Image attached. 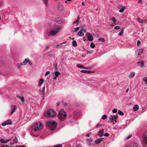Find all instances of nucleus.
Wrapping results in <instances>:
<instances>
[{"instance_id": "obj_39", "label": "nucleus", "mask_w": 147, "mask_h": 147, "mask_svg": "<svg viewBox=\"0 0 147 147\" xmlns=\"http://www.w3.org/2000/svg\"><path fill=\"white\" fill-rule=\"evenodd\" d=\"M107 116L106 115H103L102 116V118L103 119H105L107 118Z\"/></svg>"}, {"instance_id": "obj_34", "label": "nucleus", "mask_w": 147, "mask_h": 147, "mask_svg": "<svg viewBox=\"0 0 147 147\" xmlns=\"http://www.w3.org/2000/svg\"><path fill=\"white\" fill-rule=\"evenodd\" d=\"M90 47L92 48H94L95 47V45L94 44L93 42H91L90 44Z\"/></svg>"}, {"instance_id": "obj_60", "label": "nucleus", "mask_w": 147, "mask_h": 147, "mask_svg": "<svg viewBox=\"0 0 147 147\" xmlns=\"http://www.w3.org/2000/svg\"><path fill=\"white\" fill-rule=\"evenodd\" d=\"M60 104V103L59 102H58L57 103V106L59 105Z\"/></svg>"}, {"instance_id": "obj_15", "label": "nucleus", "mask_w": 147, "mask_h": 147, "mask_svg": "<svg viewBox=\"0 0 147 147\" xmlns=\"http://www.w3.org/2000/svg\"><path fill=\"white\" fill-rule=\"evenodd\" d=\"M128 147H138V144L135 142L131 143Z\"/></svg>"}, {"instance_id": "obj_12", "label": "nucleus", "mask_w": 147, "mask_h": 147, "mask_svg": "<svg viewBox=\"0 0 147 147\" xmlns=\"http://www.w3.org/2000/svg\"><path fill=\"white\" fill-rule=\"evenodd\" d=\"M88 39L89 41H92L93 39V36L90 34H88L87 35Z\"/></svg>"}, {"instance_id": "obj_4", "label": "nucleus", "mask_w": 147, "mask_h": 147, "mask_svg": "<svg viewBox=\"0 0 147 147\" xmlns=\"http://www.w3.org/2000/svg\"><path fill=\"white\" fill-rule=\"evenodd\" d=\"M34 128L32 129V131H36L37 130H40L43 127L42 124L40 122H38L35 123L34 125Z\"/></svg>"}, {"instance_id": "obj_27", "label": "nucleus", "mask_w": 147, "mask_h": 147, "mask_svg": "<svg viewBox=\"0 0 147 147\" xmlns=\"http://www.w3.org/2000/svg\"><path fill=\"white\" fill-rule=\"evenodd\" d=\"M138 64H140L141 67H143L144 66V61H142L141 62H138L137 63Z\"/></svg>"}, {"instance_id": "obj_1", "label": "nucleus", "mask_w": 147, "mask_h": 147, "mask_svg": "<svg viewBox=\"0 0 147 147\" xmlns=\"http://www.w3.org/2000/svg\"><path fill=\"white\" fill-rule=\"evenodd\" d=\"M61 26L58 25H55L52 28L51 31L48 35L54 36L56 35L59 32L60 30Z\"/></svg>"}, {"instance_id": "obj_43", "label": "nucleus", "mask_w": 147, "mask_h": 147, "mask_svg": "<svg viewBox=\"0 0 147 147\" xmlns=\"http://www.w3.org/2000/svg\"><path fill=\"white\" fill-rule=\"evenodd\" d=\"M117 109H114L112 111L113 113H115L117 112Z\"/></svg>"}, {"instance_id": "obj_40", "label": "nucleus", "mask_w": 147, "mask_h": 147, "mask_svg": "<svg viewBox=\"0 0 147 147\" xmlns=\"http://www.w3.org/2000/svg\"><path fill=\"white\" fill-rule=\"evenodd\" d=\"M47 0H43L44 3L47 5H48Z\"/></svg>"}, {"instance_id": "obj_11", "label": "nucleus", "mask_w": 147, "mask_h": 147, "mask_svg": "<svg viewBox=\"0 0 147 147\" xmlns=\"http://www.w3.org/2000/svg\"><path fill=\"white\" fill-rule=\"evenodd\" d=\"M111 117H110V120L108 121V122H113L116 117V116L115 115L111 116Z\"/></svg>"}, {"instance_id": "obj_37", "label": "nucleus", "mask_w": 147, "mask_h": 147, "mask_svg": "<svg viewBox=\"0 0 147 147\" xmlns=\"http://www.w3.org/2000/svg\"><path fill=\"white\" fill-rule=\"evenodd\" d=\"M98 40H100L102 42H104L105 41V40L103 38H99L98 39Z\"/></svg>"}, {"instance_id": "obj_26", "label": "nucleus", "mask_w": 147, "mask_h": 147, "mask_svg": "<svg viewBox=\"0 0 147 147\" xmlns=\"http://www.w3.org/2000/svg\"><path fill=\"white\" fill-rule=\"evenodd\" d=\"M123 31H124L123 28H122L121 29V31L118 34L119 36H122L123 34Z\"/></svg>"}, {"instance_id": "obj_31", "label": "nucleus", "mask_w": 147, "mask_h": 147, "mask_svg": "<svg viewBox=\"0 0 147 147\" xmlns=\"http://www.w3.org/2000/svg\"><path fill=\"white\" fill-rule=\"evenodd\" d=\"M59 11H61L63 9V7L62 6H59L57 7Z\"/></svg>"}, {"instance_id": "obj_57", "label": "nucleus", "mask_w": 147, "mask_h": 147, "mask_svg": "<svg viewBox=\"0 0 147 147\" xmlns=\"http://www.w3.org/2000/svg\"><path fill=\"white\" fill-rule=\"evenodd\" d=\"M131 136H131V135H130V136H128L127 137V139H129V138H131Z\"/></svg>"}, {"instance_id": "obj_56", "label": "nucleus", "mask_w": 147, "mask_h": 147, "mask_svg": "<svg viewBox=\"0 0 147 147\" xmlns=\"http://www.w3.org/2000/svg\"><path fill=\"white\" fill-rule=\"evenodd\" d=\"M80 144H76V147H80Z\"/></svg>"}, {"instance_id": "obj_63", "label": "nucleus", "mask_w": 147, "mask_h": 147, "mask_svg": "<svg viewBox=\"0 0 147 147\" xmlns=\"http://www.w3.org/2000/svg\"><path fill=\"white\" fill-rule=\"evenodd\" d=\"M142 2V0H139L138 1V2L139 3H141V2Z\"/></svg>"}, {"instance_id": "obj_48", "label": "nucleus", "mask_w": 147, "mask_h": 147, "mask_svg": "<svg viewBox=\"0 0 147 147\" xmlns=\"http://www.w3.org/2000/svg\"><path fill=\"white\" fill-rule=\"evenodd\" d=\"M62 103L63 105H64V106H67V103L65 102L64 101H63L62 102Z\"/></svg>"}, {"instance_id": "obj_50", "label": "nucleus", "mask_w": 147, "mask_h": 147, "mask_svg": "<svg viewBox=\"0 0 147 147\" xmlns=\"http://www.w3.org/2000/svg\"><path fill=\"white\" fill-rule=\"evenodd\" d=\"M109 135V134L108 133H106L104 135V136H108Z\"/></svg>"}, {"instance_id": "obj_55", "label": "nucleus", "mask_w": 147, "mask_h": 147, "mask_svg": "<svg viewBox=\"0 0 147 147\" xmlns=\"http://www.w3.org/2000/svg\"><path fill=\"white\" fill-rule=\"evenodd\" d=\"M9 139H7L4 141V143H6L9 141Z\"/></svg>"}, {"instance_id": "obj_9", "label": "nucleus", "mask_w": 147, "mask_h": 147, "mask_svg": "<svg viewBox=\"0 0 147 147\" xmlns=\"http://www.w3.org/2000/svg\"><path fill=\"white\" fill-rule=\"evenodd\" d=\"M12 123L11 121L9 119H8L6 121L2 123V125L3 126H4L7 125H11Z\"/></svg>"}, {"instance_id": "obj_53", "label": "nucleus", "mask_w": 147, "mask_h": 147, "mask_svg": "<svg viewBox=\"0 0 147 147\" xmlns=\"http://www.w3.org/2000/svg\"><path fill=\"white\" fill-rule=\"evenodd\" d=\"M13 141L15 143H16L17 142V139H15L13 140Z\"/></svg>"}, {"instance_id": "obj_51", "label": "nucleus", "mask_w": 147, "mask_h": 147, "mask_svg": "<svg viewBox=\"0 0 147 147\" xmlns=\"http://www.w3.org/2000/svg\"><path fill=\"white\" fill-rule=\"evenodd\" d=\"M101 124H98L96 126V128H98L100 127L101 126Z\"/></svg>"}, {"instance_id": "obj_10", "label": "nucleus", "mask_w": 147, "mask_h": 147, "mask_svg": "<svg viewBox=\"0 0 147 147\" xmlns=\"http://www.w3.org/2000/svg\"><path fill=\"white\" fill-rule=\"evenodd\" d=\"M143 51V49H138L136 51V54L137 55L139 56L142 54Z\"/></svg>"}, {"instance_id": "obj_58", "label": "nucleus", "mask_w": 147, "mask_h": 147, "mask_svg": "<svg viewBox=\"0 0 147 147\" xmlns=\"http://www.w3.org/2000/svg\"><path fill=\"white\" fill-rule=\"evenodd\" d=\"M129 90V88H127L126 90V92H127V93L128 92Z\"/></svg>"}, {"instance_id": "obj_54", "label": "nucleus", "mask_w": 147, "mask_h": 147, "mask_svg": "<svg viewBox=\"0 0 147 147\" xmlns=\"http://www.w3.org/2000/svg\"><path fill=\"white\" fill-rule=\"evenodd\" d=\"M91 134V132H90L89 133L87 134H86V136L87 137L89 136V135Z\"/></svg>"}, {"instance_id": "obj_30", "label": "nucleus", "mask_w": 147, "mask_h": 147, "mask_svg": "<svg viewBox=\"0 0 147 147\" xmlns=\"http://www.w3.org/2000/svg\"><path fill=\"white\" fill-rule=\"evenodd\" d=\"M143 81L145 82V84H147V78L144 77L143 79Z\"/></svg>"}, {"instance_id": "obj_3", "label": "nucleus", "mask_w": 147, "mask_h": 147, "mask_svg": "<svg viewBox=\"0 0 147 147\" xmlns=\"http://www.w3.org/2000/svg\"><path fill=\"white\" fill-rule=\"evenodd\" d=\"M58 117L60 120L63 121L65 120L67 117L66 113L63 109H61L58 113Z\"/></svg>"}, {"instance_id": "obj_2", "label": "nucleus", "mask_w": 147, "mask_h": 147, "mask_svg": "<svg viewBox=\"0 0 147 147\" xmlns=\"http://www.w3.org/2000/svg\"><path fill=\"white\" fill-rule=\"evenodd\" d=\"M57 123L56 122L53 120L49 121L47 122L46 126L51 131H53L57 126Z\"/></svg>"}, {"instance_id": "obj_29", "label": "nucleus", "mask_w": 147, "mask_h": 147, "mask_svg": "<svg viewBox=\"0 0 147 147\" xmlns=\"http://www.w3.org/2000/svg\"><path fill=\"white\" fill-rule=\"evenodd\" d=\"M77 66L78 68H81L84 69H86V67L82 66V65L80 64H78L77 65Z\"/></svg>"}, {"instance_id": "obj_23", "label": "nucleus", "mask_w": 147, "mask_h": 147, "mask_svg": "<svg viewBox=\"0 0 147 147\" xmlns=\"http://www.w3.org/2000/svg\"><path fill=\"white\" fill-rule=\"evenodd\" d=\"M137 20L140 23H143V22H146L147 21L146 19H145L144 20H142L140 18H138L137 19Z\"/></svg>"}, {"instance_id": "obj_17", "label": "nucleus", "mask_w": 147, "mask_h": 147, "mask_svg": "<svg viewBox=\"0 0 147 147\" xmlns=\"http://www.w3.org/2000/svg\"><path fill=\"white\" fill-rule=\"evenodd\" d=\"M104 129H102L101 130L99 131L98 132V135L100 137H102L103 136L104 133Z\"/></svg>"}, {"instance_id": "obj_49", "label": "nucleus", "mask_w": 147, "mask_h": 147, "mask_svg": "<svg viewBox=\"0 0 147 147\" xmlns=\"http://www.w3.org/2000/svg\"><path fill=\"white\" fill-rule=\"evenodd\" d=\"M4 141L3 139H0V141L1 143H4Z\"/></svg>"}, {"instance_id": "obj_42", "label": "nucleus", "mask_w": 147, "mask_h": 147, "mask_svg": "<svg viewBox=\"0 0 147 147\" xmlns=\"http://www.w3.org/2000/svg\"><path fill=\"white\" fill-rule=\"evenodd\" d=\"M79 27H76L75 29H74V32H77V31H78V30H79Z\"/></svg>"}, {"instance_id": "obj_22", "label": "nucleus", "mask_w": 147, "mask_h": 147, "mask_svg": "<svg viewBox=\"0 0 147 147\" xmlns=\"http://www.w3.org/2000/svg\"><path fill=\"white\" fill-rule=\"evenodd\" d=\"M135 73L134 72H133L131 73L129 75V78H133L135 75Z\"/></svg>"}, {"instance_id": "obj_21", "label": "nucleus", "mask_w": 147, "mask_h": 147, "mask_svg": "<svg viewBox=\"0 0 147 147\" xmlns=\"http://www.w3.org/2000/svg\"><path fill=\"white\" fill-rule=\"evenodd\" d=\"M139 109V106L137 105H135L133 107V110L134 111H137Z\"/></svg>"}, {"instance_id": "obj_61", "label": "nucleus", "mask_w": 147, "mask_h": 147, "mask_svg": "<svg viewBox=\"0 0 147 147\" xmlns=\"http://www.w3.org/2000/svg\"><path fill=\"white\" fill-rule=\"evenodd\" d=\"M57 77H56V76H55V77H54V78H53V79L54 80H55L56 79V78H57Z\"/></svg>"}, {"instance_id": "obj_47", "label": "nucleus", "mask_w": 147, "mask_h": 147, "mask_svg": "<svg viewBox=\"0 0 147 147\" xmlns=\"http://www.w3.org/2000/svg\"><path fill=\"white\" fill-rule=\"evenodd\" d=\"M17 66L18 68H20L21 67V65L20 63H18L17 64Z\"/></svg>"}, {"instance_id": "obj_14", "label": "nucleus", "mask_w": 147, "mask_h": 147, "mask_svg": "<svg viewBox=\"0 0 147 147\" xmlns=\"http://www.w3.org/2000/svg\"><path fill=\"white\" fill-rule=\"evenodd\" d=\"M118 8L119 9V11L120 13H122L124 11L125 7L124 6H120L118 7Z\"/></svg>"}, {"instance_id": "obj_8", "label": "nucleus", "mask_w": 147, "mask_h": 147, "mask_svg": "<svg viewBox=\"0 0 147 147\" xmlns=\"http://www.w3.org/2000/svg\"><path fill=\"white\" fill-rule=\"evenodd\" d=\"M74 117L75 119H77L80 116V114L79 111H75L74 113Z\"/></svg>"}, {"instance_id": "obj_64", "label": "nucleus", "mask_w": 147, "mask_h": 147, "mask_svg": "<svg viewBox=\"0 0 147 147\" xmlns=\"http://www.w3.org/2000/svg\"><path fill=\"white\" fill-rule=\"evenodd\" d=\"M59 46V45H56V47H57V48H59L58 47Z\"/></svg>"}, {"instance_id": "obj_35", "label": "nucleus", "mask_w": 147, "mask_h": 147, "mask_svg": "<svg viewBox=\"0 0 147 147\" xmlns=\"http://www.w3.org/2000/svg\"><path fill=\"white\" fill-rule=\"evenodd\" d=\"M118 113L121 115H122L124 114L123 112L120 110L118 111Z\"/></svg>"}, {"instance_id": "obj_32", "label": "nucleus", "mask_w": 147, "mask_h": 147, "mask_svg": "<svg viewBox=\"0 0 147 147\" xmlns=\"http://www.w3.org/2000/svg\"><path fill=\"white\" fill-rule=\"evenodd\" d=\"M55 76H56V77H57L58 76L60 75V73L58 71H55Z\"/></svg>"}, {"instance_id": "obj_20", "label": "nucleus", "mask_w": 147, "mask_h": 147, "mask_svg": "<svg viewBox=\"0 0 147 147\" xmlns=\"http://www.w3.org/2000/svg\"><path fill=\"white\" fill-rule=\"evenodd\" d=\"M77 35L80 36H82L84 35V33L80 30L79 31Z\"/></svg>"}, {"instance_id": "obj_28", "label": "nucleus", "mask_w": 147, "mask_h": 147, "mask_svg": "<svg viewBox=\"0 0 147 147\" xmlns=\"http://www.w3.org/2000/svg\"><path fill=\"white\" fill-rule=\"evenodd\" d=\"M28 58H26V59L23 62H22V63L24 64V65H26L27 63H28Z\"/></svg>"}, {"instance_id": "obj_52", "label": "nucleus", "mask_w": 147, "mask_h": 147, "mask_svg": "<svg viewBox=\"0 0 147 147\" xmlns=\"http://www.w3.org/2000/svg\"><path fill=\"white\" fill-rule=\"evenodd\" d=\"M140 43V42L139 40H138L137 42V45L138 46Z\"/></svg>"}, {"instance_id": "obj_7", "label": "nucleus", "mask_w": 147, "mask_h": 147, "mask_svg": "<svg viewBox=\"0 0 147 147\" xmlns=\"http://www.w3.org/2000/svg\"><path fill=\"white\" fill-rule=\"evenodd\" d=\"M45 86L42 88H41L39 90V93L41 96L42 97V100L44 98V96L45 94Z\"/></svg>"}, {"instance_id": "obj_25", "label": "nucleus", "mask_w": 147, "mask_h": 147, "mask_svg": "<svg viewBox=\"0 0 147 147\" xmlns=\"http://www.w3.org/2000/svg\"><path fill=\"white\" fill-rule=\"evenodd\" d=\"M111 20L113 21L114 24L115 25H117L118 24V22L116 20L115 18L113 17L111 19Z\"/></svg>"}, {"instance_id": "obj_45", "label": "nucleus", "mask_w": 147, "mask_h": 147, "mask_svg": "<svg viewBox=\"0 0 147 147\" xmlns=\"http://www.w3.org/2000/svg\"><path fill=\"white\" fill-rule=\"evenodd\" d=\"M81 30L82 32L83 31L84 32H86V29H80Z\"/></svg>"}, {"instance_id": "obj_59", "label": "nucleus", "mask_w": 147, "mask_h": 147, "mask_svg": "<svg viewBox=\"0 0 147 147\" xmlns=\"http://www.w3.org/2000/svg\"><path fill=\"white\" fill-rule=\"evenodd\" d=\"M87 143L89 145H90L91 144V143L90 142V141H89L87 142Z\"/></svg>"}, {"instance_id": "obj_46", "label": "nucleus", "mask_w": 147, "mask_h": 147, "mask_svg": "<svg viewBox=\"0 0 147 147\" xmlns=\"http://www.w3.org/2000/svg\"><path fill=\"white\" fill-rule=\"evenodd\" d=\"M28 63L30 65H31L32 64V62L29 60V59H28Z\"/></svg>"}, {"instance_id": "obj_38", "label": "nucleus", "mask_w": 147, "mask_h": 147, "mask_svg": "<svg viewBox=\"0 0 147 147\" xmlns=\"http://www.w3.org/2000/svg\"><path fill=\"white\" fill-rule=\"evenodd\" d=\"M54 147H62V145L61 144H59L56 145H55Z\"/></svg>"}, {"instance_id": "obj_13", "label": "nucleus", "mask_w": 147, "mask_h": 147, "mask_svg": "<svg viewBox=\"0 0 147 147\" xmlns=\"http://www.w3.org/2000/svg\"><path fill=\"white\" fill-rule=\"evenodd\" d=\"M11 108L12 111H11V113L12 114L17 109V107L15 105H12L11 106Z\"/></svg>"}, {"instance_id": "obj_6", "label": "nucleus", "mask_w": 147, "mask_h": 147, "mask_svg": "<svg viewBox=\"0 0 147 147\" xmlns=\"http://www.w3.org/2000/svg\"><path fill=\"white\" fill-rule=\"evenodd\" d=\"M142 142L144 144H147V131L143 134Z\"/></svg>"}, {"instance_id": "obj_19", "label": "nucleus", "mask_w": 147, "mask_h": 147, "mask_svg": "<svg viewBox=\"0 0 147 147\" xmlns=\"http://www.w3.org/2000/svg\"><path fill=\"white\" fill-rule=\"evenodd\" d=\"M103 138H101L100 139H97L95 141V143L96 144H99L103 140Z\"/></svg>"}, {"instance_id": "obj_24", "label": "nucleus", "mask_w": 147, "mask_h": 147, "mask_svg": "<svg viewBox=\"0 0 147 147\" xmlns=\"http://www.w3.org/2000/svg\"><path fill=\"white\" fill-rule=\"evenodd\" d=\"M17 97L19 98L23 102H24V96H21L17 95Z\"/></svg>"}, {"instance_id": "obj_16", "label": "nucleus", "mask_w": 147, "mask_h": 147, "mask_svg": "<svg viewBox=\"0 0 147 147\" xmlns=\"http://www.w3.org/2000/svg\"><path fill=\"white\" fill-rule=\"evenodd\" d=\"M45 80L42 78H40L38 82V86L39 87H40L41 85L44 82Z\"/></svg>"}, {"instance_id": "obj_5", "label": "nucleus", "mask_w": 147, "mask_h": 147, "mask_svg": "<svg viewBox=\"0 0 147 147\" xmlns=\"http://www.w3.org/2000/svg\"><path fill=\"white\" fill-rule=\"evenodd\" d=\"M47 116L49 117H52L55 116V112L52 109H50L47 111Z\"/></svg>"}, {"instance_id": "obj_36", "label": "nucleus", "mask_w": 147, "mask_h": 147, "mask_svg": "<svg viewBox=\"0 0 147 147\" xmlns=\"http://www.w3.org/2000/svg\"><path fill=\"white\" fill-rule=\"evenodd\" d=\"M73 23L75 24L76 25H77L79 24V20H77Z\"/></svg>"}, {"instance_id": "obj_18", "label": "nucleus", "mask_w": 147, "mask_h": 147, "mask_svg": "<svg viewBox=\"0 0 147 147\" xmlns=\"http://www.w3.org/2000/svg\"><path fill=\"white\" fill-rule=\"evenodd\" d=\"M81 72L84 73L90 74L92 73V71L90 70H82Z\"/></svg>"}, {"instance_id": "obj_33", "label": "nucleus", "mask_w": 147, "mask_h": 147, "mask_svg": "<svg viewBox=\"0 0 147 147\" xmlns=\"http://www.w3.org/2000/svg\"><path fill=\"white\" fill-rule=\"evenodd\" d=\"M72 45L73 46L76 47L77 46V45L76 41L75 40H73L72 41Z\"/></svg>"}, {"instance_id": "obj_62", "label": "nucleus", "mask_w": 147, "mask_h": 147, "mask_svg": "<svg viewBox=\"0 0 147 147\" xmlns=\"http://www.w3.org/2000/svg\"><path fill=\"white\" fill-rule=\"evenodd\" d=\"M80 19V18L79 17V16H78V17L77 20H79Z\"/></svg>"}, {"instance_id": "obj_41", "label": "nucleus", "mask_w": 147, "mask_h": 147, "mask_svg": "<svg viewBox=\"0 0 147 147\" xmlns=\"http://www.w3.org/2000/svg\"><path fill=\"white\" fill-rule=\"evenodd\" d=\"M120 28V26H116L114 28V29H117V30H119Z\"/></svg>"}, {"instance_id": "obj_44", "label": "nucleus", "mask_w": 147, "mask_h": 147, "mask_svg": "<svg viewBox=\"0 0 147 147\" xmlns=\"http://www.w3.org/2000/svg\"><path fill=\"white\" fill-rule=\"evenodd\" d=\"M50 73V72L49 71H47L45 74V76H47L49 75Z\"/></svg>"}]
</instances>
